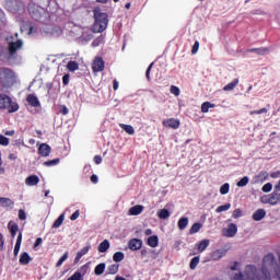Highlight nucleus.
I'll list each match as a JSON object with an SVG mask.
<instances>
[{"label": "nucleus", "mask_w": 280, "mask_h": 280, "mask_svg": "<svg viewBox=\"0 0 280 280\" xmlns=\"http://www.w3.org/2000/svg\"><path fill=\"white\" fill-rule=\"evenodd\" d=\"M9 51V60H21L18 51L23 48V40L19 39V33L5 37Z\"/></svg>", "instance_id": "f257e3e1"}, {"label": "nucleus", "mask_w": 280, "mask_h": 280, "mask_svg": "<svg viewBox=\"0 0 280 280\" xmlns=\"http://www.w3.org/2000/svg\"><path fill=\"white\" fill-rule=\"evenodd\" d=\"M94 13V25L93 32L100 34L108 27V14L102 12V9L96 8L93 10Z\"/></svg>", "instance_id": "f03ea898"}, {"label": "nucleus", "mask_w": 280, "mask_h": 280, "mask_svg": "<svg viewBox=\"0 0 280 280\" xmlns=\"http://www.w3.org/2000/svg\"><path fill=\"white\" fill-rule=\"evenodd\" d=\"M14 71L4 68L0 70V91H5V89H10L12 84H14Z\"/></svg>", "instance_id": "7ed1b4c3"}, {"label": "nucleus", "mask_w": 280, "mask_h": 280, "mask_svg": "<svg viewBox=\"0 0 280 280\" xmlns=\"http://www.w3.org/2000/svg\"><path fill=\"white\" fill-rule=\"evenodd\" d=\"M0 108L8 110V113H16L19 104L12 102V98L5 94H0Z\"/></svg>", "instance_id": "20e7f679"}, {"label": "nucleus", "mask_w": 280, "mask_h": 280, "mask_svg": "<svg viewBox=\"0 0 280 280\" xmlns=\"http://www.w3.org/2000/svg\"><path fill=\"white\" fill-rule=\"evenodd\" d=\"M28 12H30V15L32 16V19H34V21H43V19H45V16H47V12H45V9H43L36 4H30Z\"/></svg>", "instance_id": "39448f33"}, {"label": "nucleus", "mask_w": 280, "mask_h": 280, "mask_svg": "<svg viewBox=\"0 0 280 280\" xmlns=\"http://www.w3.org/2000/svg\"><path fill=\"white\" fill-rule=\"evenodd\" d=\"M4 8L9 10V12H19L21 2L19 0H7Z\"/></svg>", "instance_id": "423d86ee"}, {"label": "nucleus", "mask_w": 280, "mask_h": 280, "mask_svg": "<svg viewBox=\"0 0 280 280\" xmlns=\"http://www.w3.org/2000/svg\"><path fill=\"white\" fill-rule=\"evenodd\" d=\"M162 124L165 128H173V130L180 128V121L176 118L165 119Z\"/></svg>", "instance_id": "0eeeda50"}, {"label": "nucleus", "mask_w": 280, "mask_h": 280, "mask_svg": "<svg viewBox=\"0 0 280 280\" xmlns=\"http://www.w3.org/2000/svg\"><path fill=\"white\" fill-rule=\"evenodd\" d=\"M143 246V241L139 238H131L128 242V248L131 250H141V247Z\"/></svg>", "instance_id": "6e6552de"}, {"label": "nucleus", "mask_w": 280, "mask_h": 280, "mask_svg": "<svg viewBox=\"0 0 280 280\" xmlns=\"http://www.w3.org/2000/svg\"><path fill=\"white\" fill-rule=\"evenodd\" d=\"M44 34H50L51 36H60L62 30L59 26H46L43 28Z\"/></svg>", "instance_id": "1a4fd4ad"}, {"label": "nucleus", "mask_w": 280, "mask_h": 280, "mask_svg": "<svg viewBox=\"0 0 280 280\" xmlns=\"http://www.w3.org/2000/svg\"><path fill=\"white\" fill-rule=\"evenodd\" d=\"M92 69L94 73H100V71H104V59L96 58L92 63Z\"/></svg>", "instance_id": "9d476101"}, {"label": "nucleus", "mask_w": 280, "mask_h": 280, "mask_svg": "<svg viewBox=\"0 0 280 280\" xmlns=\"http://www.w3.org/2000/svg\"><path fill=\"white\" fill-rule=\"evenodd\" d=\"M228 250L224 248L221 249H217L211 254V259L213 261H220V259H222V257L226 256Z\"/></svg>", "instance_id": "9b49d317"}, {"label": "nucleus", "mask_w": 280, "mask_h": 280, "mask_svg": "<svg viewBox=\"0 0 280 280\" xmlns=\"http://www.w3.org/2000/svg\"><path fill=\"white\" fill-rule=\"evenodd\" d=\"M279 190H275L270 196L269 198L266 200V202L268 205H279L280 202V194L278 192Z\"/></svg>", "instance_id": "f8f14e48"}, {"label": "nucleus", "mask_w": 280, "mask_h": 280, "mask_svg": "<svg viewBox=\"0 0 280 280\" xmlns=\"http://www.w3.org/2000/svg\"><path fill=\"white\" fill-rule=\"evenodd\" d=\"M26 102L33 106V108H38L40 106V101H38V97L34 94H28Z\"/></svg>", "instance_id": "ddd939ff"}, {"label": "nucleus", "mask_w": 280, "mask_h": 280, "mask_svg": "<svg viewBox=\"0 0 280 280\" xmlns=\"http://www.w3.org/2000/svg\"><path fill=\"white\" fill-rule=\"evenodd\" d=\"M38 153L40 156H49L51 153V147H49L47 143H42L38 148Z\"/></svg>", "instance_id": "4468645a"}, {"label": "nucleus", "mask_w": 280, "mask_h": 280, "mask_svg": "<svg viewBox=\"0 0 280 280\" xmlns=\"http://www.w3.org/2000/svg\"><path fill=\"white\" fill-rule=\"evenodd\" d=\"M268 172L266 171H261L260 173H258L255 177H254V182L259 184V183H266V180H268Z\"/></svg>", "instance_id": "2eb2a0df"}, {"label": "nucleus", "mask_w": 280, "mask_h": 280, "mask_svg": "<svg viewBox=\"0 0 280 280\" xmlns=\"http://www.w3.org/2000/svg\"><path fill=\"white\" fill-rule=\"evenodd\" d=\"M266 218V211L264 209H258L253 213V220L255 222H261Z\"/></svg>", "instance_id": "dca6fc26"}, {"label": "nucleus", "mask_w": 280, "mask_h": 280, "mask_svg": "<svg viewBox=\"0 0 280 280\" xmlns=\"http://www.w3.org/2000/svg\"><path fill=\"white\" fill-rule=\"evenodd\" d=\"M37 183H40V178L37 175H31L25 179V185L28 187H34Z\"/></svg>", "instance_id": "f3484780"}, {"label": "nucleus", "mask_w": 280, "mask_h": 280, "mask_svg": "<svg viewBox=\"0 0 280 280\" xmlns=\"http://www.w3.org/2000/svg\"><path fill=\"white\" fill-rule=\"evenodd\" d=\"M89 250H91V245H88V246L83 247L80 252H78L77 256L74 258V264H78V261H80L81 257H84V255H86L89 253Z\"/></svg>", "instance_id": "a211bd4d"}, {"label": "nucleus", "mask_w": 280, "mask_h": 280, "mask_svg": "<svg viewBox=\"0 0 280 280\" xmlns=\"http://www.w3.org/2000/svg\"><path fill=\"white\" fill-rule=\"evenodd\" d=\"M237 234V225L235 223H231L226 230V237H235Z\"/></svg>", "instance_id": "6ab92c4d"}, {"label": "nucleus", "mask_w": 280, "mask_h": 280, "mask_svg": "<svg viewBox=\"0 0 280 280\" xmlns=\"http://www.w3.org/2000/svg\"><path fill=\"white\" fill-rule=\"evenodd\" d=\"M268 48H250L247 49L248 54H256L257 56H266L268 54Z\"/></svg>", "instance_id": "aec40b11"}, {"label": "nucleus", "mask_w": 280, "mask_h": 280, "mask_svg": "<svg viewBox=\"0 0 280 280\" xmlns=\"http://www.w3.org/2000/svg\"><path fill=\"white\" fill-rule=\"evenodd\" d=\"M189 225V219L187 217H183L178 220L177 226L179 231H185L186 226Z\"/></svg>", "instance_id": "412c9836"}, {"label": "nucleus", "mask_w": 280, "mask_h": 280, "mask_svg": "<svg viewBox=\"0 0 280 280\" xmlns=\"http://www.w3.org/2000/svg\"><path fill=\"white\" fill-rule=\"evenodd\" d=\"M211 244V241H209V238H205L202 240L199 244H198V250L200 253H205V250H207V248H209V245Z\"/></svg>", "instance_id": "4be33fe9"}, {"label": "nucleus", "mask_w": 280, "mask_h": 280, "mask_svg": "<svg viewBox=\"0 0 280 280\" xmlns=\"http://www.w3.org/2000/svg\"><path fill=\"white\" fill-rule=\"evenodd\" d=\"M30 261H32V257H30V254H27L26 252L22 253L20 256V264L22 266H27Z\"/></svg>", "instance_id": "5701e85b"}, {"label": "nucleus", "mask_w": 280, "mask_h": 280, "mask_svg": "<svg viewBox=\"0 0 280 280\" xmlns=\"http://www.w3.org/2000/svg\"><path fill=\"white\" fill-rule=\"evenodd\" d=\"M23 242V233H19L18 235V240H16V243H15V246H14V255H19V252L21 250V243Z\"/></svg>", "instance_id": "b1692460"}, {"label": "nucleus", "mask_w": 280, "mask_h": 280, "mask_svg": "<svg viewBox=\"0 0 280 280\" xmlns=\"http://www.w3.org/2000/svg\"><path fill=\"white\" fill-rule=\"evenodd\" d=\"M110 248V242L108 240H104L97 247L98 253H106Z\"/></svg>", "instance_id": "393cba45"}, {"label": "nucleus", "mask_w": 280, "mask_h": 280, "mask_svg": "<svg viewBox=\"0 0 280 280\" xmlns=\"http://www.w3.org/2000/svg\"><path fill=\"white\" fill-rule=\"evenodd\" d=\"M130 215H141L143 213V206H133L129 209Z\"/></svg>", "instance_id": "a878e982"}, {"label": "nucleus", "mask_w": 280, "mask_h": 280, "mask_svg": "<svg viewBox=\"0 0 280 280\" xmlns=\"http://www.w3.org/2000/svg\"><path fill=\"white\" fill-rule=\"evenodd\" d=\"M148 246H150L151 248H156V246H159V236L156 235H152L148 238Z\"/></svg>", "instance_id": "bb28decb"}, {"label": "nucleus", "mask_w": 280, "mask_h": 280, "mask_svg": "<svg viewBox=\"0 0 280 280\" xmlns=\"http://www.w3.org/2000/svg\"><path fill=\"white\" fill-rule=\"evenodd\" d=\"M170 215H172V213H170V210L167 209H161L158 211V217L160 218V220H167Z\"/></svg>", "instance_id": "cd10ccee"}, {"label": "nucleus", "mask_w": 280, "mask_h": 280, "mask_svg": "<svg viewBox=\"0 0 280 280\" xmlns=\"http://www.w3.org/2000/svg\"><path fill=\"white\" fill-rule=\"evenodd\" d=\"M1 207H14V201L10 198L0 197Z\"/></svg>", "instance_id": "c85d7f7f"}, {"label": "nucleus", "mask_w": 280, "mask_h": 280, "mask_svg": "<svg viewBox=\"0 0 280 280\" xmlns=\"http://www.w3.org/2000/svg\"><path fill=\"white\" fill-rule=\"evenodd\" d=\"M62 222H65V213H61L58 219L54 222L51 229H60L62 226Z\"/></svg>", "instance_id": "c756f323"}, {"label": "nucleus", "mask_w": 280, "mask_h": 280, "mask_svg": "<svg viewBox=\"0 0 280 280\" xmlns=\"http://www.w3.org/2000/svg\"><path fill=\"white\" fill-rule=\"evenodd\" d=\"M104 270H106V264L101 262L98 264L95 269H94V273L100 277V275H104Z\"/></svg>", "instance_id": "7c9ffc66"}, {"label": "nucleus", "mask_w": 280, "mask_h": 280, "mask_svg": "<svg viewBox=\"0 0 280 280\" xmlns=\"http://www.w3.org/2000/svg\"><path fill=\"white\" fill-rule=\"evenodd\" d=\"M9 229L12 237H16V233H19V225L16 223L9 222Z\"/></svg>", "instance_id": "2f4dec72"}, {"label": "nucleus", "mask_w": 280, "mask_h": 280, "mask_svg": "<svg viewBox=\"0 0 280 280\" xmlns=\"http://www.w3.org/2000/svg\"><path fill=\"white\" fill-rule=\"evenodd\" d=\"M237 84H240V80L234 79L232 82H230L229 84H226L223 88V91H233V89H235V86H237Z\"/></svg>", "instance_id": "473e14b6"}, {"label": "nucleus", "mask_w": 280, "mask_h": 280, "mask_svg": "<svg viewBox=\"0 0 280 280\" xmlns=\"http://www.w3.org/2000/svg\"><path fill=\"white\" fill-rule=\"evenodd\" d=\"M126 255L122 252H116L113 256V260L116 261V264H119L120 261H124Z\"/></svg>", "instance_id": "72a5a7b5"}, {"label": "nucleus", "mask_w": 280, "mask_h": 280, "mask_svg": "<svg viewBox=\"0 0 280 280\" xmlns=\"http://www.w3.org/2000/svg\"><path fill=\"white\" fill-rule=\"evenodd\" d=\"M120 128L127 132V135H135V127L126 124H120Z\"/></svg>", "instance_id": "f704fd0d"}, {"label": "nucleus", "mask_w": 280, "mask_h": 280, "mask_svg": "<svg viewBox=\"0 0 280 280\" xmlns=\"http://www.w3.org/2000/svg\"><path fill=\"white\" fill-rule=\"evenodd\" d=\"M200 229H202V223L192 224L190 230H189L190 235H194V234L198 233L200 231Z\"/></svg>", "instance_id": "c9c22d12"}, {"label": "nucleus", "mask_w": 280, "mask_h": 280, "mask_svg": "<svg viewBox=\"0 0 280 280\" xmlns=\"http://www.w3.org/2000/svg\"><path fill=\"white\" fill-rule=\"evenodd\" d=\"M214 107H215V105H213V104H211L209 102H205L201 105V113H209V109L210 108H214Z\"/></svg>", "instance_id": "e433bc0d"}, {"label": "nucleus", "mask_w": 280, "mask_h": 280, "mask_svg": "<svg viewBox=\"0 0 280 280\" xmlns=\"http://www.w3.org/2000/svg\"><path fill=\"white\" fill-rule=\"evenodd\" d=\"M67 69L69 71H78V69H80V66L75 61H69L67 65Z\"/></svg>", "instance_id": "4c0bfd02"}, {"label": "nucleus", "mask_w": 280, "mask_h": 280, "mask_svg": "<svg viewBox=\"0 0 280 280\" xmlns=\"http://www.w3.org/2000/svg\"><path fill=\"white\" fill-rule=\"evenodd\" d=\"M200 264V257L196 256L190 260V270H196L198 265Z\"/></svg>", "instance_id": "58836bf2"}, {"label": "nucleus", "mask_w": 280, "mask_h": 280, "mask_svg": "<svg viewBox=\"0 0 280 280\" xmlns=\"http://www.w3.org/2000/svg\"><path fill=\"white\" fill-rule=\"evenodd\" d=\"M109 275H117V272H119V265H110L107 268Z\"/></svg>", "instance_id": "ea45409f"}, {"label": "nucleus", "mask_w": 280, "mask_h": 280, "mask_svg": "<svg viewBox=\"0 0 280 280\" xmlns=\"http://www.w3.org/2000/svg\"><path fill=\"white\" fill-rule=\"evenodd\" d=\"M59 163H60V159H55V160L44 162V165L46 167H54V165H58Z\"/></svg>", "instance_id": "a19ab883"}, {"label": "nucleus", "mask_w": 280, "mask_h": 280, "mask_svg": "<svg viewBox=\"0 0 280 280\" xmlns=\"http://www.w3.org/2000/svg\"><path fill=\"white\" fill-rule=\"evenodd\" d=\"M67 259H69V252H66L61 258L58 260L57 262V268H60V266H62V264H65V261H67Z\"/></svg>", "instance_id": "79ce46f5"}, {"label": "nucleus", "mask_w": 280, "mask_h": 280, "mask_svg": "<svg viewBox=\"0 0 280 280\" xmlns=\"http://www.w3.org/2000/svg\"><path fill=\"white\" fill-rule=\"evenodd\" d=\"M229 189H230L229 183L223 184L220 188L221 196H226V194H229Z\"/></svg>", "instance_id": "37998d69"}, {"label": "nucleus", "mask_w": 280, "mask_h": 280, "mask_svg": "<svg viewBox=\"0 0 280 280\" xmlns=\"http://www.w3.org/2000/svg\"><path fill=\"white\" fill-rule=\"evenodd\" d=\"M231 209V203L219 206L215 210L217 213H222V211H229Z\"/></svg>", "instance_id": "c03bdc74"}, {"label": "nucleus", "mask_w": 280, "mask_h": 280, "mask_svg": "<svg viewBox=\"0 0 280 280\" xmlns=\"http://www.w3.org/2000/svg\"><path fill=\"white\" fill-rule=\"evenodd\" d=\"M248 176L243 177L240 182H237V187H246L248 185Z\"/></svg>", "instance_id": "a18cd8bd"}, {"label": "nucleus", "mask_w": 280, "mask_h": 280, "mask_svg": "<svg viewBox=\"0 0 280 280\" xmlns=\"http://www.w3.org/2000/svg\"><path fill=\"white\" fill-rule=\"evenodd\" d=\"M0 145H4V147L10 145V139L7 138V137L3 136V135H0Z\"/></svg>", "instance_id": "49530a36"}, {"label": "nucleus", "mask_w": 280, "mask_h": 280, "mask_svg": "<svg viewBox=\"0 0 280 280\" xmlns=\"http://www.w3.org/2000/svg\"><path fill=\"white\" fill-rule=\"evenodd\" d=\"M68 280H84L80 271H75Z\"/></svg>", "instance_id": "de8ad7c7"}, {"label": "nucleus", "mask_w": 280, "mask_h": 280, "mask_svg": "<svg viewBox=\"0 0 280 280\" xmlns=\"http://www.w3.org/2000/svg\"><path fill=\"white\" fill-rule=\"evenodd\" d=\"M103 43H104V37L100 36V37H97L96 39L93 40L92 46L93 47H100L101 44H103Z\"/></svg>", "instance_id": "09e8293b"}, {"label": "nucleus", "mask_w": 280, "mask_h": 280, "mask_svg": "<svg viewBox=\"0 0 280 280\" xmlns=\"http://www.w3.org/2000/svg\"><path fill=\"white\" fill-rule=\"evenodd\" d=\"M171 93H172V95H175V97H178V95H180V89H178V86H176V85H172Z\"/></svg>", "instance_id": "8fccbe9b"}, {"label": "nucleus", "mask_w": 280, "mask_h": 280, "mask_svg": "<svg viewBox=\"0 0 280 280\" xmlns=\"http://www.w3.org/2000/svg\"><path fill=\"white\" fill-rule=\"evenodd\" d=\"M77 272H80L81 277H84V275L89 272V264L83 265Z\"/></svg>", "instance_id": "3c124183"}, {"label": "nucleus", "mask_w": 280, "mask_h": 280, "mask_svg": "<svg viewBox=\"0 0 280 280\" xmlns=\"http://www.w3.org/2000/svg\"><path fill=\"white\" fill-rule=\"evenodd\" d=\"M264 113H268V108L264 107L258 110H252V112H249V115H264Z\"/></svg>", "instance_id": "603ef678"}, {"label": "nucleus", "mask_w": 280, "mask_h": 280, "mask_svg": "<svg viewBox=\"0 0 280 280\" xmlns=\"http://www.w3.org/2000/svg\"><path fill=\"white\" fill-rule=\"evenodd\" d=\"M261 189H262L264 194H268L269 191H272V184L267 183V184H265V185L262 186Z\"/></svg>", "instance_id": "864d4df0"}, {"label": "nucleus", "mask_w": 280, "mask_h": 280, "mask_svg": "<svg viewBox=\"0 0 280 280\" xmlns=\"http://www.w3.org/2000/svg\"><path fill=\"white\" fill-rule=\"evenodd\" d=\"M198 49H200V42L199 40H196L194 46H192V49H191V54H198Z\"/></svg>", "instance_id": "5fc2aeb1"}, {"label": "nucleus", "mask_w": 280, "mask_h": 280, "mask_svg": "<svg viewBox=\"0 0 280 280\" xmlns=\"http://www.w3.org/2000/svg\"><path fill=\"white\" fill-rule=\"evenodd\" d=\"M27 28H28V34H36L38 32V27L32 24H30Z\"/></svg>", "instance_id": "6e6d98bb"}, {"label": "nucleus", "mask_w": 280, "mask_h": 280, "mask_svg": "<svg viewBox=\"0 0 280 280\" xmlns=\"http://www.w3.org/2000/svg\"><path fill=\"white\" fill-rule=\"evenodd\" d=\"M19 219L20 220H27V213H25V210H23V209L19 210Z\"/></svg>", "instance_id": "4d7b16f0"}, {"label": "nucleus", "mask_w": 280, "mask_h": 280, "mask_svg": "<svg viewBox=\"0 0 280 280\" xmlns=\"http://www.w3.org/2000/svg\"><path fill=\"white\" fill-rule=\"evenodd\" d=\"M59 112L61 113V115H69V108H67V106L65 105L59 106Z\"/></svg>", "instance_id": "13d9d810"}, {"label": "nucleus", "mask_w": 280, "mask_h": 280, "mask_svg": "<svg viewBox=\"0 0 280 280\" xmlns=\"http://www.w3.org/2000/svg\"><path fill=\"white\" fill-rule=\"evenodd\" d=\"M80 218V210H77L75 212H73L70 217V220L72 222H75V220H78Z\"/></svg>", "instance_id": "bf43d9fd"}, {"label": "nucleus", "mask_w": 280, "mask_h": 280, "mask_svg": "<svg viewBox=\"0 0 280 280\" xmlns=\"http://www.w3.org/2000/svg\"><path fill=\"white\" fill-rule=\"evenodd\" d=\"M233 218H234L235 220H237V218H242V210H241V209H235V210L233 211Z\"/></svg>", "instance_id": "052dcab7"}, {"label": "nucleus", "mask_w": 280, "mask_h": 280, "mask_svg": "<svg viewBox=\"0 0 280 280\" xmlns=\"http://www.w3.org/2000/svg\"><path fill=\"white\" fill-rule=\"evenodd\" d=\"M4 19L5 14L3 13V10L0 9V27L5 24Z\"/></svg>", "instance_id": "680f3d73"}, {"label": "nucleus", "mask_w": 280, "mask_h": 280, "mask_svg": "<svg viewBox=\"0 0 280 280\" xmlns=\"http://www.w3.org/2000/svg\"><path fill=\"white\" fill-rule=\"evenodd\" d=\"M154 66V63H150V66L148 67L147 69V72H145V77H147V80L150 81V71H152V67Z\"/></svg>", "instance_id": "e2e57ef3"}, {"label": "nucleus", "mask_w": 280, "mask_h": 280, "mask_svg": "<svg viewBox=\"0 0 280 280\" xmlns=\"http://www.w3.org/2000/svg\"><path fill=\"white\" fill-rule=\"evenodd\" d=\"M62 84H63L65 86H67V84H69V74H65V75L62 77Z\"/></svg>", "instance_id": "0e129e2a"}, {"label": "nucleus", "mask_w": 280, "mask_h": 280, "mask_svg": "<svg viewBox=\"0 0 280 280\" xmlns=\"http://www.w3.org/2000/svg\"><path fill=\"white\" fill-rule=\"evenodd\" d=\"M271 178H280V171L273 172L270 174Z\"/></svg>", "instance_id": "69168bd1"}, {"label": "nucleus", "mask_w": 280, "mask_h": 280, "mask_svg": "<svg viewBox=\"0 0 280 280\" xmlns=\"http://www.w3.org/2000/svg\"><path fill=\"white\" fill-rule=\"evenodd\" d=\"M94 163H96V165H100L102 163V156L100 155L94 156Z\"/></svg>", "instance_id": "338daca9"}, {"label": "nucleus", "mask_w": 280, "mask_h": 280, "mask_svg": "<svg viewBox=\"0 0 280 280\" xmlns=\"http://www.w3.org/2000/svg\"><path fill=\"white\" fill-rule=\"evenodd\" d=\"M97 182H98L97 175H92L91 176V183H94V185H95V184H97Z\"/></svg>", "instance_id": "774afa93"}]
</instances>
